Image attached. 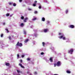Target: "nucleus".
<instances>
[{
  "mask_svg": "<svg viewBox=\"0 0 75 75\" xmlns=\"http://www.w3.org/2000/svg\"><path fill=\"white\" fill-rule=\"evenodd\" d=\"M56 66H57V64H56V63H55L54 64V67H56Z\"/></svg>",
  "mask_w": 75,
  "mask_h": 75,
  "instance_id": "23",
  "label": "nucleus"
},
{
  "mask_svg": "<svg viewBox=\"0 0 75 75\" xmlns=\"http://www.w3.org/2000/svg\"><path fill=\"white\" fill-rule=\"evenodd\" d=\"M47 24H49V23H50V22H49V21H47Z\"/></svg>",
  "mask_w": 75,
  "mask_h": 75,
  "instance_id": "37",
  "label": "nucleus"
},
{
  "mask_svg": "<svg viewBox=\"0 0 75 75\" xmlns=\"http://www.w3.org/2000/svg\"><path fill=\"white\" fill-rule=\"evenodd\" d=\"M54 75H58L57 74H54Z\"/></svg>",
  "mask_w": 75,
  "mask_h": 75,
  "instance_id": "44",
  "label": "nucleus"
},
{
  "mask_svg": "<svg viewBox=\"0 0 75 75\" xmlns=\"http://www.w3.org/2000/svg\"><path fill=\"white\" fill-rule=\"evenodd\" d=\"M37 3V1H35L34 2V3L35 4H36Z\"/></svg>",
  "mask_w": 75,
  "mask_h": 75,
  "instance_id": "30",
  "label": "nucleus"
},
{
  "mask_svg": "<svg viewBox=\"0 0 75 75\" xmlns=\"http://www.w3.org/2000/svg\"><path fill=\"white\" fill-rule=\"evenodd\" d=\"M61 33H59V35H61Z\"/></svg>",
  "mask_w": 75,
  "mask_h": 75,
  "instance_id": "40",
  "label": "nucleus"
},
{
  "mask_svg": "<svg viewBox=\"0 0 75 75\" xmlns=\"http://www.w3.org/2000/svg\"><path fill=\"white\" fill-rule=\"evenodd\" d=\"M64 35H62L61 37H59V38L60 39L63 38V40H66V38L65 37H64Z\"/></svg>",
  "mask_w": 75,
  "mask_h": 75,
  "instance_id": "3",
  "label": "nucleus"
},
{
  "mask_svg": "<svg viewBox=\"0 0 75 75\" xmlns=\"http://www.w3.org/2000/svg\"><path fill=\"white\" fill-rule=\"evenodd\" d=\"M21 20H24V16H22L21 17Z\"/></svg>",
  "mask_w": 75,
  "mask_h": 75,
  "instance_id": "13",
  "label": "nucleus"
},
{
  "mask_svg": "<svg viewBox=\"0 0 75 75\" xmlns=\"http://www.w3.org/2000/svg\"><path fill=\"white\" fill-rule=\"evenodd\" d=\"M12 37H14V36H12Z\"/></svg>",
  "mask_w": 75,
  "mask_h": 75,
  "instance_id": "46",
  "label": "nucleus"
},
{
  "mask_svg": "<svg viewBox=\"0 0 75 75\" xmlns=\"http://www.w3.org/2000/svg\"><path fill=\"white\" fill-rule=\"evenodd\" d=\"M16 46H18L19 47H22L23 46V44L21 43H20L19 42H18L16 45Z\"/></svg>",
  "mask_w": 75,
  "mask_h": 75,
  "instance_id": "1",
  "label": "nucleus"
},
{
  "mask_svg": "<svg viewBox=\"0 0 75 75\" xmlns=\"http://www.w3.org/2000/svg\"><path fill=\"white\" fill-rule=\"evenodd\" d=\"M28 39H27L24 41V42H25V43H26V42H28Z\"/></svg>",
  "mask_w": 75,
  "mask_h": 75,
  "instance_id": "17",
  "label": "nucleus"
},
{
  "mask_svg": "<svg viewBox=\"0 0 75 75\" xmlns=\"http://www.w3.org/2000/svg\"><path fill=\"white\" fill-rule=\"evenodd\" d=\"M17 71L18 73H20V71L18 70H17Z\"/></svg>",
  "mask_w": 75,
  "mask_h": 75,
  "instance_id": "34",
  "label": "nucleus"
},
{
  "mask_svg": "<svg viewBox=\"0 0 75 75\" xmlns=\"http://www.w3.org/2000/svg\"><path fill=\"white\" fill-rule=\"evenodd\" d=\"M6 16H10V14L9 13H7L6 15Z\"/></svg>",
  "mask_w": 75,
  "mask_h": 75,
  "instance_id": "22",
  "label": "nucleus"
},
{
  "mask_svg": "<svg viewBox=\"0 0 75 75\" xmlns=\"http://www.w3.org/2000/svg\"><path fill=\"white\" fill-rule=\"evenodd\" d=\"M17 57L18 58H20V55H19V54H17Z\"/></svg>",
  "mask_w": 75,
  "mask_h": 75,
  "instance_id": "19",
  "label": "nucleus"
},
{
  "mask_svg": "<svg viewBox=\"0 0 75 75\" xmlns=\"http://www.w3.org/2000/svg\"><path fill=\"white\" fill-rule=\"evenodd\" d=\"M27 60L28 61H30V59L29 58H28L27 59Z\"/></svg>",
  "mask_w": 75,
  "mask_h": 75,
  "instance_id": "31",
  "label": "nucleus"
},
{
  "mask_svg": "<svg viewBox=\"0 0 75 75\" xmlns=\"http://www.w3.org/2000/svg\"><path fill=\"white\" fill-rule=\"evenodd\" d=\"M37 11H35L34 13L35 14H37Z\"/></svg>",
  "mask_w": 75,
  "mask_h": 75,
  "instance_id": "32",
  "label": "nucleus"
},
{
  "mask_svg": "<svg viewBox=\"0 0 75 75\" xmlns=\"http://www.w3.org/2000/svg\"><path fill=\"white\" fill-rule=\"evenodd\" d=\"M28 10L29 11L31 10V9L30 8H28Z\"/></svg>",
  "mask_w": 75,
  "mask_h": 75,
  "instance_id": "38",
  "label": "nucleus"
},
{
  "mask_svg": "<svg viewBox=\"0 0 75 75\" xmlns=\"http://www.w3.org/2000/svg\"><path fill=\"white\" fill-rule=\"evenodd\" d=\"M35 74H37V72H35Z\"/></svg>",
  "mask_w": 75,
  "mask_h": 75,
  "instance_id": "41",
  "label": "nucleus"
},
{
  "mask_svg": "<svg viewBox=\"0 0 75 75\" xmlns=\"http://www.w3.org/2000/svg\"><path fill=\"white\" fill-rule=\"evenodd\" d=\"M19 66H20L21 68H25V67H24L23 66L22 64H21V63H19Z\"/></svg>",
  "mask_w": 75,
  "mask_h": 75,
  "instance_id": "5",
  "label": "nucleus"
},
{
  "mask_svg": "<svg viewBox=\"0 0 75 75\" xmlns=\"http://www.w3.org/2000/svg\"><path fill=\"white\" fill-rule=\"evenodd\" d=\"M50 61L51 62H53V60H52V57H50Z\"/></svg>",
  "mask_w": 75,
  "mask_h": 75,
  "instance_id": "9",
  "label": "nucleus"
},
{
  "mask_svg": "<svg viewBox=\"0 0 75 75\" xmlns=\"http://www.w3.org/2000/svg\"><path fill=\"white\" fill-rule=\"evenodd\" d=\"M39 9H41V6H39Z\"/></svg>",
  "mask_w": 75,
  "mask_h": 75,
  "instance_id": "24",
  "label": "nucleus"
},
{
  "mask_svg": "<svg viewBox=\"0 0 75 75\" xmlns=\"http://www.w3.org/2000/svg\"><path fill=\"white\" fill-rule=\"evenodd\" d=\"M42 45L43 47H44V45H45V42H42Z\"/></svg>",
  "mask_w": 75,
  "mask_h": 75,
  "instance_id": "20",
  "label": "nucleus"
},
{
  "mask_svg": "<svg viewBox=\"0 0 75 75\" xmlns=\"http://www.w3.org/2000/svg\"><path fill=\"white\" fill-rule=\"evenodd\" d=\"M20 2H21L22 1V0H19Z\"/></svg>",
  "mask_w": 75,
  "mask_h": 75,
  "instance_id": "39",
  "label": "nucleus"
},
{
  "mask_svg": "<svg viewBox=\"0 0 75 75\" xmlns=\"http://www.w3.org/2000/svg\"><path fill=\"white\" fill-rule=\"evenodd\" d=\"M29 72L28 71L27 72V74H29Z\"/></svg>",
  "mask_w": 75,
  "mask_h": 75,
  "instance_id": "43",
  "label": "nucleus"
},
{
  "mask_svg": "<svg viewBox=\"0 0 75 75\" xmlns=\"http://www.w3.org/2000/svg\"><path fill=\"white\" fill-rule=\"evenodd\" d=\"M37 20V18H34L32 19V20L33 21H35V20Z\"/></svg>",
  "mask_w": 75,
  "mask_h": 75,
  "instance_id": "15",
  "label": "nucleus"
},
{
  "mask_svg": "<svg viewBox=\"0 0 75 75\" xmlns=\"http://www.w3.org/2000/svg\"><path fill=\"white\" fill-rule=\"evenodd\" d=\"M26 31H23V34H25V35H26Z\"/></svg>",
  "mask_w": 75,
  "mask_h": 75,
  "instance_id": "16",
  "label": "nucleus"
},
{
  "mask_svg": "<svg viewBox=\"0 0 75 75\" xmlns=\"http://www.w3.org/2000/svg\"><path fill=\"white\" fill-rule=\"evenodd\" d=\"M24 23H21V24L20 25V26H21V27H23V26H24Z\"/></svg>",
  "mask_w": 75,
  "mask_h": 75,
  "instance_id": "14",
  "label": "nucleus"
},
{
  "mask_svg": "<svg viewBox=\"0 0 75 75\" xmlns=\"http://www.w3.org/2000/svg\"><path fill=\"white\" fill-rule=\"evenodd\" d=\"M48 30V29H45L44 30V31L45 33H47Z\"/></svg>",
  "mask_w": 75,
  "mask_h": 75,
  "instance_id": "8",
  "label": "nucleus"
},
{
  "mask_svg": "<svg viewBox=\"0 0 75 75\" xmlns=\"http://www.w3.org/2000/svg\"><path fill=\"white\" fill-rule=\"evenodd\" d=\"M73 52H74V49H71L68 51V53H70V54H72Z\"/></svg>",
  "mask_w": 75,
  "mask_h": 75,
  "instance_id": "2",
  "label": "nucleus"
},
{
  "mask_svg": "<svg viewBox=\"0 0 75 75\" xmlns=\"http://www.w3.org/2000/svg\"><path fill=\"white\" fill-rule=\"evenodd\" d=\"M41 55H43V54H44V52H41Z\"/></svg>",
  "mask_w": 75,
  "mask_h": 75,
  "instance_id": "36",
  "label": "nucleus"
},
{
  "mask_svg": "<svg viewBox=\"0 0 75 75\" xmlns=\"http://www.w3.org/2000/svg\"><path fill=\"white\" fill-rule=\"evenodd\" d=\"M28 19V18H25L23 20V21L24 23H26L27 21V19Z\"/></svg>",
  "mask_w": 75,
  "mask_h": 75,
  "instance_id": "6",
  "label": "nucleus"
},
{
  "mask_svg": "<svg viewBox=\"0 0 75 75\" xmlns=\"http://www.w3.org/2000/svg\"><path fill=\"white\" fill-rule=\"evenodd\" d=\"M3 25H5V23L4 22V23H3Z\"/></svg>",
  "mask_w": 75,
  "mask_h": 75,
  "instance_id": "42",
  "label": "nucleus"
},
{
  "mask_svg": "<svg viewBox=\"0 0 75 75\" xmlns=\"http://www.w3.org/2000/svg\"><path fill=\"white\" fill-rule=\"evenodd\" d=\"M8 38L10 40H11V36H9L8 37Z\"/></svg>",
  "mask_w": 75,
  "mask_h": 75,
  "instance_id": "25",
  "label": "nucleus"
},
{
  "mask_svg": "<svg viewBox=\"0 0 75 75\" xmlns=\"http://www.w3.org/2000/svg\"><path fill=\"white\" fill-rule=\"evenodd\" d=\"M5 65L6 66H9L10 65V63H6Z\"/></svg>",
  "mask_w": 75,
  "mask_h": 75,
  "instance_id": "10",
  "label": "nucleus"
},
{
  "mask_svg": "<svg viewBox=\"0 0 75 75\" xmlns=\"http://www.w3.org/2000/svg\"><path fill=\"white\" fill-rule=\"evenodd\" d=\"M5 30L7 31V33H9V31H8V29H5Z\"/></svg>",
  "mask_w": 75,
  "mask_h": 75,
  "instance_id": "18",
  "label": "nucleus"
},
{
  "mask_svg": "<svg viewBox=\"0 0 75 75\" xmlns=\"http://www.w3.org/2000/svg\"><path fill=\"white\" fill-rule=\"evenodd\" d=\"M70 28H74L75 26H74V25H70V27H69Z\"/></svg>",
  "mask_w": 75,
  "mask_h": 75,
  "instance_id": "7",
  "label": "nucleus"
},
{
  "mask_svg": "<svg viewBox=\"0 0 75 75\" xmlns=\"http://www.w3.org/2000/svg\"><path fill=\"white\" fill-rule=\"evenodd\" d=\"M61 65V62L60 61H58L57 63V65L58 67H59Z\"/></svg>",
  "mask_w": 75,
  "mask_h": 75,
  "instance_id": "4",
  "label": "nucleus"
},
{
  "mask_svg": "<svg viewBox=\"0 0 75 75\" xmlns=\"http://www.w3.org/2000/svg\"><path fill=\"white\" fill-rule=\"evenodd\" d=\"M1 37H3V34H1Z\"/></svg>",
  "mask_w": 75,
  "mask_h": 75,
  "instance_id": "28",
  "label": "nucleus"
},
{
  "mask_svg": "<svg viewBox=\"0 0 75 75\" xmlns=\"http://www.w3.org/2000/svg\"><path fill=\"white\" fill-rule=\"evenodd\" d=\"M13 6H14V7H15V6H16V4L15 3H13Z\"/></svg>",
  "mask_w": 75,
  "mask_h": 75,
  "instance_id": "21",
  "label": "nucleus"
},
{
  "mask_svg": "<svg viewBox=\"0 0 75 75\" xmlns=\"http://www.w3.org/2000/svg\"><path fill=\"white\" fill-rule=\"evenodd\" d=\"M68 12V10H67L66 11V14H67Z\"/></svg>",
  "mask_w": 75,
  "mask_h": 75,
  "instance_id": "27",
  "label": "nucleus"
},
{
  "mask_svg": "<svg viewBox=\"0 0 75 75\" xmlns=\"http://www.w3.org/2000/svg\"><path fill=\"white\" fill-rule=\"evenodd\" d=\"M30 75H32V74H31V73H30Z\"/></svg>",
  "mask_w": 75,
  "mask_h": 75,
  "instance_id": "45",
  "label": "nucleus"
},
{
  "mask_svg": "<svg viewBox=\"0 0 75 75\" xmlns=\"http://www.w3.org/2000/svg\"><path fill=\"white\" fill-rule=\"evenodd\" d=\"M42 21H45V19L44 17H43L42 18Z\"/></svg>",
  "mask_w": 75,
  "mask_h": 75,
  "instance_id": "11",
  "label": "nucleus"
},
{
  "mask_svg": "<svg viewBox=\"0 0 75 75\" xmlns=\"http://www.w3.org/2000/svg\"><path fill=\"white\" fill-rule=\"evenodd\" d=\"M8 4H9V5H11V4H13V3H8Z\"/></svg>",
  "mask_w": 75,
  "mask_h": 75,
  "instance_id": "26",
  "label": "nucleus"
},
{
  "mask_svg": "<svg viewBox=\"0 0 75 75\" xmlns=\"http://www.w3.org/2000/svg\"><path fill=\"white\" fill-rule=\"evenodd\" d=\"M66 72H67V74H70L71 71H70L67 70L66 71Z\"/></svg>",
  "mask_w": 75,
  "mask_h": 75,
  "instance_id": "12",
  "label": "nucleus"
},
{
  "mask_svg": "<svg viewBox=\"0 0 75 75\" xmlns=\"http://www.w3.org/2000/svg\"><path fill=\"white\" fill-rule=\"evenodd\" d=\"M33 6L34 7H35V6H36V5L34 4H33Z\"/></svg>",
  "mask_w": 75,
  "mask_h": 75,
  "instance_id": "29",
  "label": "nucleus"
},
{
  "mask_svg": "<svg viewBox=\"0 0 75 75\" xmlns=\"http://www.w3.org/2000/svg\"><path fill=\"white\" fill-rule=\"evenodd\" d=\"M21 57H22V58H24V55H22Z\"/></svg>",
  "mask_w": 75,
  "mask_h": 75,
  "instance_id": "33",
  "label": "nucleus"
},
{
  "mask_svg": "<svg viewBox=\"0 0 75 75\" xmlns=\"http://www.w3.org/2000/svg\"><path fill=\"white\" fill-rule=\"evenodd\" d=\"M22 62H23V61L21 59L20 60V63H22Z\"/></svg>",
  "mask_w": 75,
  "mask_h": 75,
  "instance_id": "35",
  "label": "nucleus"
}]
</instances>
